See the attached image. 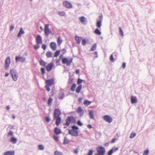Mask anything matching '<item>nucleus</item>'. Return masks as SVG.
Returning a JSON list of instances; mask_svg holds the SVG:
<instances>
[{"mask_svg":"<svg viewBox=\"0 0 155 155\" xmlns=\"http://www.w3.org/2000/svg\"><path fill=\"white\" fill-rule=\"evenodd\" d=\"M94 33L95 34L98 35H100L101 34V31L97 28L95 30Z\"/></svg>","mask_w":155,"mask_h":155,"instance_id":"32","label":"nucleus"},{"mask_svg":"<svg viewBox=\"0 0 155 155\" xmlns=\"http://www.w3.org/2000/svg\"><path fill=\"white\" fill-rule=\"evenodd\" d=\"M4 155H14V152L13 151H9L5 152Z\"/></svg>","mask_w":155,"mask_h":155,"instance_id":"16","label":"nucleus"},{"mask_svg":"<svg viewBox=\"0 0 155 155\" xmlns=\"http://www.w3.org/2000/svg\"><path fill=\"white\" fill-rule=\"evenodd\" d=\"M62 42V40L60 37H58L57 38V43L58 45L60 46Z\"/></svg>","mask_w":155,"mask_h":155,"instance_id":"23","label":"nucleus"},{"mask_svg":"<svg viewBox=\"0 0 155 155\" xmlns=\"http://www.w3.org/2000/svg\"><path fill=\"white\" fill-rule=\"evenodd\" d=\"M60 53V51L58 50L55 51L54 54V57H57L59 54Z\"/></svg>","mask_w":155,"mask_h":155,"instance_id":"34","label":"nucleus"},{"mask_svg":"<svg viewBox=\"0 0 155 155\" xmlns=\"http://www.w3.org/2000/svg\"><path fill=\"white\" fill-rule=\"evenodd\" d=\"M52 54L51 51H48L46 53V55L48 58H51L52 57Z\"/></svg>","mask_w":155,"mask_h":155,"instance_id":"28","label":"nucleus"},{"mask_svg":"<svg viewBox=\"0 0 155 155\" xmlns=\"http://www.w3.org/2000/svg\"><path fill=\"white\" fill-rule=\"evenodd\" d=\"M53 101V99L51 97H50L48 101V106H51Z\"/></svg>","mask_w":155,"mask_h":155,"instance_id":"30","label":"nucleus"},{"mask_svg":"<svg viewBox=\"0 0 155 155\" xmlns=\"http://www.w3.org/2000/svg\"><path fill=\"white\" fill-rule=\"evenodd\" d=\"M45 83L47 85L51 86L52 85L54 84V79L52 78L51 79L46 80Z\"/></svg>","mask_w":155,"mask_h":155,"instance_id":"11","label":"nucleus"},{"mask_svg":"<svg viewBox=\"0 0 155 155\" xmlns=\"http://www.w3.org/2000/svg\"><path fill=\"white\" fill-rule=\"evenodd\" d=\"M41 73L42 74H44L45 72V69L44 68H42L41 69Z\"/></svg>","mask_w":155,"mask_h":155,"instance_id":"50","label":"nucleus"},{"mask_svg":"<svg viewBox=\"0 0 155 155\" xmlns=\"http://www.w3.org/2000/svg\"><path fill=\"white\" fill-rule=\"evenodd\" d=\"M22 59V62H23L25 60V58H23L22 57H16L15 58V60L17 62L19 60Z\"/></svg>","mask_w":155,"mask_h":155,"instance_id":"31","label":"nucleus"},{"mask_svg":"<svg viewBox=\"0 0 155 155\" xmlns=\"http://www.w3.org/2000/svg\"><path fill=\"white\" fill-rule=\"evenodd\" d=\"M76 87V84H72L71 88V90L72 91H74L75 90V89Z\"/></svg>","mask_w":155,"mask_h":155,"instance_id":"29","label":"nucleus"},{"mask_svg":"<svg viewBox=\"0 0 155 155\" xmlns=\"http://www.w3.org/2000/svg\"><path fill=\"white\" fill-rule=\"evenodd\" d=\"M123 69H124L126 67V64L125 63H124L123 64Z\"/></svg>","mask_w":155,"mask_h":155,"instance_id":"62","label":"nucleus"},{"mask_svg":"<svg viewBox=\"0 0 155 155\" xmlns=\"http://www.w3.org/2000/svg\"><path fill=\"white\" fill-rule=\"evenodd\" d=\"M24 33V31H23L22 28H21L20 30L17 35V36L18 37H21L22 34Z\"/></svg>","mask_w":155,"mask_h":155,"instance_id":"21","label":"nucleus"},{"mask_svg":"<svg viewBox=\"0 0 155 155\" xmlns=\"http://www.w3.org/2000/svg\"><path fill=\"white\" fill-rule=\"evenodd\" d=\"M110 60L112 62H113L114 61V58H113V54H111L110 57Z\"/></svg>","mask_w":155,"mask_h":155,"instance_id":"49","label":"nucleus"},{"mask_svg":"<svg viewBox=\"0 0 155 155\" xmlns=\"http://www.w3.org/2000/svg\"><path fill=\"white\" fill-rule=\"evenodd\" d=\"M46 45H43L42 46V48L44 50L46 49Z\"/></svg>","mask_w":155,"mask_h":155,"instance_id":"57","label":"nucleus"},{"mask_svg":"<svg viewBox=\"0 0 155 155\" xmlns=\"http://www.w3.org/2000/svg\"><path fill=\"white\" fill-rule=\"evenodd\" d=\"M82 98H79V99H78V101L80 102H81L82 101Z\"/></svg>","mask_w":155,"mask_h":155,"instance_id":"64","label":"nucleus"},{"mask_svg":"<svg viewBox=\"0 0 155 155\" xmlns=\"http://www.w3.org/2000/svg\"><path fill=\"white\" fill-rule=\"evenodd\" d=\"M53 67V63H50L48 64L46 66V68L48 72L51 71Z\"/></svg>","mask_w":155,"mask_h":155,"instance_id":"12","label":"nucleus"},{"mask_svg":"<svg viewBox=\"0 0 155 155\" xmlns=\"http://www.w3.org/2000/svg\"><path fill=\"white\" fill-rule=\"evenodd\" d=\"M86 44V41L85 39L82 40V44L83 45H84Z\"/></svg>","mask_w":155,"mask_h":155,"instance_id":"44","label":"nucleus"},{"mask_svg":"<svg viewBox=\"0 0 155 155\" xmlns=\"http://www.w3.org/2000/svg\"><path fill=\"white\" fill-rule=\"evenodd\" d=\"M53 138L56 141H57L58 140V136H53Z\"/></svg>","mask_w":155,"mask_h":155,"instance_id":"54","label":"nucleus"},{"mask_svg":"<svg viewBox=\"0 0 155 155\" xmlns=\"http://www.w3.org/2000/svg\"><path fill=\"white\" fill-rule=\"evenodd\" d=\"M63 4V5L67 8H71L72 7V5L70 2L67 1H64Z\"/></svg>","mask_w":155,"mask_h":155,"instance_id":"10","label":"nucleus"},{"mask_svg":"<svg viewBox=\"0 0 155 155\" xmlns=\"http://www.w3.org/2000/svg\"><path fill=\"white\" fill-rule=\"evenodd\" d=\"M136 134L134 132H132L130 134V138H132L136 136Z\"/></svg>","mask_w":155,"mask_h":155,"instance_id":"37","label":"nucleus"},{"mask_svg":"<svg viewBox=\"0 0 155 155\" xmlns=\"http://www.w3.org/2000/svg\"><path fill=\"white\" fill-rule=\"evenodd\" d=\"M45 120L47 122H49L50 120V119L48 117H46Z\"/></svg>","mask_w":155,"mask_h":155,"instance_id":"52","label":"nucleus"},{"mask_svg":"<svg viewBox=\"0 0 155 155\" xmlns=\"http://www.w3.org/2000/svg\"><path fill=\"white\" fill-rule=\"evenodd\" d=\"M149 150H146L143 152V155H147L149 153Z\"/></svg>","mask_w":155,"mask_h":155,"instance_id":"42","label":"nucleus"},{"mask_svg":"<svg viewBox=\"0 0 155 155\" xmlns=\"http://www.w3.org/2000/svg\"><path fill=\"white\" fill-rule=\"evenodd\" d=\"M68 143V140L66 137L64 138V144H67Z\"/></svg>","mask_w":155,"mask_h":155,"instance_id":"43","label":"nucleus"},{"mask_svg":"<svg viewBox=\"0 0 155 155\" xmlns=\"http://www.w3.org/2000/svg\"><path fill=\"white\" fill-rule=\"evenodd\" d=\"M54 131L55 134L57 135H58L61 134V130L57 127L55 128Z\"/></svg>","mask_w":155,"mask_h":155,"instance_id":"18","label":"nucleus"},{"mask_svg":"<svg viewBox=\"0 0 155 155\" xmlns=\"http://www.w3.org/2000/svg\"><path fill=\"white\" fill-rule=\"evenodd\" d=\"M113 153V150L111 149L109 150L108 153V155H111Z\"/></svg>","mask_w":155,"mask_h":155,"instance_id":"46","label":"nucleus"},{"mask_svg":"<svg viewBox=\"0 0 155 155\" xmlns=\"http://www.w3.org/2000/svg\"><path fill=\"white\" fill-rule=\"evenodd\" d=\"M94 112L93 111H90L89 112V116L90 118L91 119L94 118Z\"/></svg>","mask_w":155,"mask_h":155,"instance_id":"25","label":"nucleus"},{"mask_svg":"<svg viewBox=\"0 0 155 155\" xmlns=\"http://www.w3.org/2000/svg\"><path fill=\"white\" fill-rule=\"evenodd\" d=\"M82 88V86L80 84L77 87L76 90V92L77 93H79L81 91Z\"/></svg>","mask_w":155,"mask_h":155,"instance_id":"20","label":"nucleus"},{"mask_svg":"<svg viewBox=\"0 0 155 155\" xmlns=\"http://www.w3.org/2000/svg\"><path fill=\"white\" fill-rule=\"evenodd\" d=\"M34 48L35 49H37L39 48V45H35L34 46Z\"/></svg>","mask_w":155,"mask_h":155,"instance_id":"53","label":"nucleus"},{"mask_svg":"<svg viewBox=\"0 0 155 155\" xmlns=\"http://www.w3.org/2000/svg\"><path fill=\"white\" fill-rule=\"evenodd\" d=\"M10 141H11L13 143H16L17 140L16 138H15L14 137H12L10 139Z\"/></svg>","mask_w":155,"mask_h":155,"instance_id":"26","label":"nucleus"},{"mask_svg":"<svg viewBox=\"0 0 155 155\" xmlns=\"http://www.w3.org/2000/svg\"><path fill=\"white\" fill-rule=\"evenodd\" d=\"M72 129L69 130V134L74 136H78V127L76 126H73L72 127Z\"/></svg>","mask_w":155,"mask_h":155,"instance_id":"2","label":"nucleus"},{"mask_svg":"<svg viewBox=\"0 0 155 155\" xmlns=\"http://www.w3.org/2000/svg\"><path fill=\"white\" fill-rule=\"evenodd\" d=\"M97 154L95 155H104L105 152V150L103 147L100 146L97 147L96 149Z\"/></svg>","mask_w":155,"mask_h":155,"instance_id":"3","label":"nucleus"},{"mask_svg":"<svg viewBox=\"0 0 155 155\" xmlns=\"http://www.w3.org/2000/svg\"><path fill=\"white\" fill-rule=\"evenodd\" d=\"M119 32L120 35L121 36H123L124 35V33L122 30L121 29L120 27L119 28Z\"/></svg>","mask_w":155,"mask_h":155,"instance_id":"40","label":"nucleus"},{"mask_svg":"<svg viewBox=\"0 0 155 155\" xmlns=\"http://www.w3.org/2000/svg\"><path fill=\"white\" fill-rule=\"evenodd\" d=\"M61 114V112L60 110L58 108L55 109L54 110V119H55V124L58 126L61 121V118L60 117Z\"/></svg>","mask_w":155,"mask_h":155,"instance_id":"1","label":"nucleus"},{"mask_svg":"<svg viewBox=\"0 0 155 155\" xmlns=\"http://www.w3.org/2000/svg\"><path fill=\"white\" fill-rule=\"evenodd\" d=\"M64 97V94L63 92H61L59 94L58 96V97L59 99H63Z\"/></svg>","mask_w":155,"mask_h":155,"instance_id":"22","label":"nucleus"},{"mask_svg":"<svg viewBox=\"0 0 155 155\" xmlns=\"http://www.w3.org/2000/svg\"><path fill=\"white\" fill-rule=\"evenodd\" d=\"M74 152L75 154H78V149L75 150H74Z\"/></svg>","mask_w":155,"mask_h":155,"instance_id":"59","label":"nucleus"},{"mask_svg":"<svg viewBox=\"0 0 155 155\" xmlns=\"http://www.w3.org/2000/svg\"><path fill=\"white\" fill-rule=\"evenodd\" d=\"M77 124L78 125L81 126L83 125V124L80 120L78 121Z\"/></svg>","mask_w":155,"mask_h":155,"instance_id":"51","label":"nucleus"},{"mask_svg":"<svg viewBox=\"0 0 155 155\" xmlns=\"http://www.w3.org/2000/svg\"><path fill=\"white\" fill-rule=\"evenodd\" d=\"M49 86H49V85H46L45 86L47 90L48 91H49L50 90V88Z\"/></svg>","mask_w":155,"mask_h":155,"instance_id":"48","label":"nucleus"},{"mask_svg":"<svg viewBox=\"0 0 155 155\" xmlns=\"http://www.w3.org/2000/svg\"><path fill=\"white\" fill-rule=\"evenodd\" d=\"M80 72V70H77L75 71V73L77 74H79Z\"/></svg>","mask_w":155,"mask_h":155,"instance_id":"60","label":"nucleus"},{"mask_svg":"<svg viewBox=\"0 0 155 155\" xmlns=\"http://www.w3.org/2000/svg\"><path fill=\"white\" fill-rule=\"evenodd\" d=\"M10 74L13 80L15 81H17L18 76L16 73V71L15 69H12L10 71Z\"/></svg>","mask_w":155,"mask_h":155,"instance_id":"4","label":"nucleus"},{"mask_svg":"<svg viewBox=\"0 0 155 155\" xmlns=\"http://www.w3.org/2000/svg\"><path fill=\"white\" fill-rule=\"evenodd\" d=\"M80 21L83 24H84L85 22V18L83 16L80 17L79 18Z\"/></svg>","mask_w":155,"mask_h":155,"instance_id":"24","label":"nucleus"},{"mask_svg":"<svg viewBox=\"0 0 155 155\" xmlns=\"http://www.w3.org/2000/svg\"><path fill=\"white\" fill-rule=\"evenodd\" d=\"M49 25L47 24L45 25L44 31L46 35H48L52 33L51 31L49 28Z\"/></svg>","mask_w":155,"mask_h":155,"instance_id":"7","label":"nucleus"},{"mask_svg":"<svg viewBox=\"0 0 155 155\" xmlns=\"http://www.w3.org/2000/svg\"><path fill=\"white\" fill-rule=\"evenodd\" d=\"M39 62L40 65L42 66H45L46 64V63L42 59L39 61Z\"/></svg>","mask_w":155,"mask_h":155,"instance_id":"27","label":"nucleus"},{"mask_svg":"<svg viewBox=\"0 0 155 155\" xmlns=\"http://www.w3.org/2000/svg\"><path fill=\"white\" fill-rule=\"evenodd\" d=\"M116 138H114L111 140V143H114L115 142V141H116Z\"/></svg>","mask_w":155,"mask_h":155,"instance_id":"58","label":"nucleus"},{"mask_svg":"<svg viewBox=\"0 0 155 155\" xmlns=\"http://www.w3.org/2000/svg\"><path fill=\"white\" fill-rule=\"evenodd\" d=\"M54 155H63L62 153L59 151H55L54 153Z\"/></svg>","mask_w":155,"mask_h":155,"instance_id":"38","label":"nucleus"},{"mask_svg":"<svg viewBox=\"0 0 155 155\" xmlns=\"http://www.w3.org/2000/svg\"><path fill=\"white\" fill-rule=\"evenodd\" d=\"M96 25L98 28H100L101 26V21L97 22V23Z\"/></svg>","mask_w":155,"mask_h":155,"instance_id":"36","label":"nucleus"},{"mask_svg":"<svg viewBox=\"0 0 155 155\" xmlns=\"http://www.w3.org/2000/svg\"><path fill=\"white\" fill-rule=\"evenodd\" d=\"M130 100L132 104L135 103L137 102V98L135 97H131Z\"/></svg>","mask_w":155,"mask_h":155,"instance_id":"19","label":"nucleus"},{"mask_svg":"<svg viewBox=\"0 0 155 155\" xmlns=\"http://www.w3.org/2000/svg\"><path fill=\"white\" fill-rule=\"evenodd\" d=\"M91 103V101L87 100H85L84 102V104L86 105H88L90 104Z\"/></svg>","mask_w":155,"mask_h":155,"instance_id":"33","label":"nucleus"},{"mask_svg":"<svg viewBox=\"0 0 155 155\" xmlns=\"http://www.w3.org/2000/svg\"><path fill=\"white\" fill-rule=\"evenodd\" d=\"M87 127L89 129H91V128H92V127L91 126L90 124L88 125L87 126Z\"/></svg>","mask_w":155,"mask_h":155,"instance_id":"63","label":"nucleus"},{"mask_svg":"<svg viewBox=\"0 0 155 155\" xmlns=\"http://www.w3.org/2000/svg\"><path fill=\"white\" fill-rule=\"evenodd\" d=\"M38 149L40 150H43L44 147V146L42 145H40L38 146Z\"/></svg>","mask_w":155,"mask_h":155,"instance_id":"41","label":"nucleus"},{"mask_svg":"<svg viewBox=\"0 0 155 155\" xmlns=\"http://www.w3.org/2000/svg\"><path fill=\"white\" fill-rule=\"evenodd\" d=\"M112 149L113 150V152H115L117 151L118 149V147H113Z\"/></svg>","mask_w":155,"mask_h":155,"instance_id":"55","label":"nucleus"},{"mask_svg":"<svg viewBox=\"0 0 155 155\" xmlns=\"http://www.w3.org/2000/svg\"><path fill=\"white\" fill-rule=\"evenodd\" d=\"M75 39L77 43L78 44H80L81 41L82 40L81 37L77 36H75Z\"/></svg>","mask_w":155,"mask_h":155,"instance_id":"17","label":"nucleus"},{"mask_svg":"<svg viewBox=\"0 0 155 155\" xmlns=\"http://www.w3.org/2000/svg\"><path fill=\"white\" fill-rule=\"evenodd\" d=\"M77 112L80 114V117L82 116L84 114V112L81 107H78L77 108Z\"/></svg>","mask_w":155,"mask_h":155,"instance_id":"14","label":"nucleus"},{"mask_svg":"<svg viewBox=\"0 0 155 155\" xmlns=\"http://www.w3.org/2000/svg\"><path fill=\"white\" fill-rule=\"evenodd\" d=\"M13 134V133L12 131H10L8 132V135H12Z\"/></svg>","mask_w":155,"mask_h":155,"instance_id":"56","label":"nucleus"},{"mask_svg":"<svg viewBox=\"0 0 155 155\" xmlns=\"http://www.w3.org/2000/svg\"><path fill=\"white\" fill-rule=\"evenodd\" d=\"M72 61V58L68 59L66 58H64L62 59V62L63 64H66L67 66L70 65Z\"/></svg>","mask_w":155,"mask_h":155,"instance_id":"6","label":"nucleus"},{"mask_svg":"<svg viewBox=\"0 0 155 155\" xmlns=\"http://www.w3.org/2000/svg\"><path fill=\"white\" fill-rule=\"evenodd\" d=\"M75 121V119L73 117H68L66 120L65 125L68 126L71 123H74Z\"/></svg>","mask_w":155,"mask_h":155,"instance_id":"5","label":"nucleus"},{"mask_svg":"<svg viewBox=\"0 0 155 155\" xmlns=\"http://www.w3.org/2000/svg\"><path fill=\"white\" fill-rule=\"evenodd\" d=\"M58 14L61 16H65V13L64 11L59 12Z\"/></svg>","mask_w":155,"mask_h":155,"instance_id":"35","label":"nucleus"},{"mask_svg":"<svg viewBox=\"0 0 155 155\" xmlns=\"http://www.w3.org/2000/svg\"><path fill=\"white\" fill-rule=\"evenodd\" d=\"M50 47L52 50L55 51L57 48V45L55 42H52L50 44Z\"/></svg>","mask_w":155,"mask_h":155,"instance_id":"13","label":"nucleus"},{"mask_svg":"<svg viewBox=\"0 0 155 155\" xmlns=\"http://www.w3.org/2000/svg\"><path fill=\"white\" fill-rule=\"evenodd\" d=\"M83 81V80L80 78H78V79L77 84H81Z\"/></svg>","mask_w":155,"mask_h":155,"instance_id":"45","label":"nucleus"},{"mask_svg":"<svg viewBox=\"0 0 155 155\" xmlns=\"http://www.w3.org/2000/svg\"><path fill=\"white\" fill-rule=\"evenodd\" d=\"M14 26L13 25H11L10 28V31H12L14 28Z\"/></svg>","mask_w":155,"mask_h":155,"instance_id":"61","label":"nucleus"},{"mask_svg":"<svg viewBox=\"0 0 155 155\" xmlns=\"http://www.w3.org/2000/svg\"><path fill=\"white\" fill-rule=\"evenodd\" d=\"M93 151L92 150H90L89 151L88 155H92L93 154Z\"/></svg>","mask_w":155,"mask_h":155,"instance_id":"47","label":"nucleus"},{"mask_svg":"<svg viewBox=\"0 0 155 155\" xmlns=\"http://www.w3.org/2000/svg\"><path fill=\"white\" fill-rule=\"evenodd\" d=\"M36 41L37 44H41L42 43V38L40 35H38L36 39Z\"/></svg>","mask_w":155,"mask_h":155,"instance_id":"15","label":"nucleus"},{"mask_svg":"<svg viewBox=\"0 0 155 155\" xmlns=\"http://www.w3.org/2000/svg\"><path fill=\"white\" fill-rule=\"evenodd\" d=\"M103 118L105 121L109 123H111L113 121L112 118L109 116L107 115L104 116L103 117Z\"/></svg>","mask_w":155,"mask_h":155,"instance_id":"8","label":"nucleus"},{"mask_svg":"<svg viewBox=\"0 0 155 155\" xmlns=\"http://www.w3.org/2000/svg\"><path fill=\"white\" fill-rule=\"evenodd\" d=\"M96 44H94L93 45L92 47L91 50L92 51H94L96 50Z\"/></svg>","mask_w":155,"mask_h":155,"instance_id":"39","label":"nucleus"},{"mask_svg":"<svg viewBox=\"0 0 155 155\" xmlns=\"http://www.w3.org/2000/svg\"><path fill=\"white\" fill-rule=\"evenodd\" d=\"M10 63V59L9 57H8L5 61V68L6 69H7Z\"/></svg>","mask_w":155,"mask_h":155,"instance_id":"9","label":"nucleus"}]
</instances>
